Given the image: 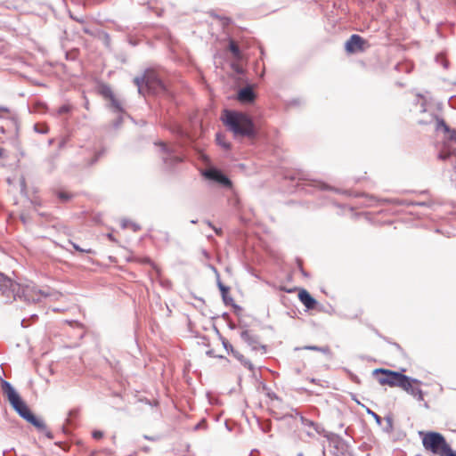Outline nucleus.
I'll return each instance as SVG.
<instances>
[{
  "label": "nucleus",
  "mask_w": 456,
  "mask_h": 456,
  "mask_svg": "<svg viewBox=\"0 0 456 456\" xmlns=\"http://www.w3.org/2000/svg\"><path fill=\"white\" fill-rule=\"evenodd\" d=\"M3 393L6 395L10 404L15 411L28 423L32 424L38 430H45V424L43 419L36 417L29 410L25 402L20 398L12 384L6 380L1 381Z\"/></svg>",
  "instance_id": "obj_1"
},
{
  "label": "nucleus",
  "mask_w": 456,
  "mask_h": 456,
  "mask_svg": "<svg viewBox=\"0 0 456 456\" xmlns=\"http://www.w3.org/2000/svg\"><path fill=\"white\" fill-rule=\"evenodd\" d=\"M223 121L235 137H254L255 125L252 119L242 112L225 110Z\"/></svg>",
  "instance_id": "obj_2"
},
{
  "label": "nucleus",
  "mask_w": 456,
  "mask_h": 456,
  "mask_svg": "<svg viewBox=\"0 0 456 456\" xmlns=\"http://www.w3.org/2000/svg\"><path fill=\"white\" fill-rule=\"evenodd\" d=\"M138 87L139 94H142L143 85L150 93L158 94L167 91L166 86L159 74L153 70H146L142 77H136L134 79Z\"/></svg>",
  "instance_id": "obj_3"
},
{
  "label": "nucleus",
  "mask_w": 456,
  "mask_h": 456,
  "mask_svg": "<svg viewBox=\"0 0 456 456\" xmlns=\"http://www.w3.org/2000/svg\"><path fill=\"white\" fill-rule=\"evenodd\" d=\"M373 374H381V376L378 377V381L380 385L398 387H405L408 385V376L397 371L376 369Z\"/></svg>",
  "instance_id": "obj_4"
},
{
  "label": "nucleus",
  "mask_w": 456,
  "mask_h": 456,
  "mask_svg": "<svg viewBox=\"0 0 456 456\" xmlns=\"http://www.w3.org/2000/svg\"><path fill=\"white\" fill-rule=\"evenodd\" d=\"M422 444L425 449L431 451L433 453L440 454L444 453L450 445L446 443L444 437L437 432H428L422 439Z\"/></svg>",
  "instance_id": "obj_5"
},
{
  "label": "nucleus",
  "mask_w": 456,
  "mask_h": 456,
  "mask_svg": "<svg viewBox=\"0 0 456 456\" xmlns=\"http://www.w3.org/2000/svg\"><path fill=\"white\" fill-rule=\"evenodd\" d=\"M60 296L57 292H51L49 290L39 289L35 286H26L22 289V297L24 301L28 303H37L40 302L43 297H54L57 298Z\"/></svg>",
  "instance_id": "obj_6"
},
{
  "label": "nucleus",
  "mask_w": 456,
  "mask_h": 456,
  "mask_svg": "<svg viewBox=\"0 0 456 456\" xmlns=\"http://www.w3.org/2000/svg\"><path fill=\"white\" fill-rule=\"evenodd\" d=\"M433 120H436V130H440V129H443V131L448 134V139L451 140V141H453L454 142H456V130L454 129H451L446 124L445 122L444 121V119H440L438 118L436 116H435L434 114H429L428 116V118H426V119H419V124H423V125H426V124H429L431 123Z\"/></svg>",
  "instance_id": "obj_7"
},
{
  "label": "nucleus",
  "mask_w": 456,
  "mask_h": 456,
  "mask_svg": "<svg viewBox=\"0 0 456 456\" xmlns=\"http://www.w3.org/2000/svg\"><path fill=\"white\" fill-rule=\"evenodd\" d=\"M159 144L161 146V151L163 152V161L167 167H173L174 165L182 161V159L175 154V146L167 145L162 142H160Z\"/></svg>",
  "instance_id": "obj_8"
},
{
  "label": "nucleus",
  "mask_w": 456,
  "mask_h": 456,
  "mask_svg": "<svg viewBox=\"0 0 456 456\" xmlns=\"http://www.w3.org/2000/svg\"><path fill=\"white\" fill-rule=\"evenodd\" d=\"M203 175L213 182H216L221 184L224 187L230 188L232 187L231 180L220 170L216 168H209L203 172Z\"/></svg>",
  "instance_id": "obj_9"
},
{
  "label": "nucleus",
  "mask_w": 456,
  "mask_h": 456,
  "mask_svg": "<svg viewBox=\"0 0 456 456\" xmlns=\"http://www.w3.org/2000/svg\"><path fill=\"white\" fill-rule=\"evenodd\" d=\"M365 40L359 35L354 34L346 42L345 48L348 53H355L363 50Z\"/></svg>",
  "instance_id": "obj_10"
},
{
  "label": "nucleus",
  "mask_w": 456,
  "mask_h": 456,
  "mask_svg": "<svg viewBox=\"0 0 456 456\" xmlns=\"http://www.w3.org/2000/svg\"><path fill=\"white\" fill-rule=\"evenodd\" d=\"M413 384H420V381L416 379H411L408 377V385L405 387H401L404 391H406L408 394L411 395L417 400L423 401V393L422 390L419 387H414Z\"/></svg>",
  "instance_id": "obj_11"
},
{
  "label": "nucleus",
  "mask_w": 456,
  "mask_h": 456,
  "mask_svg": "<svg viewBox=\"0 0 456 456\" xmlns=\"http://www.w3.org/2000/svg\"><path fill=\"white\" fill-rule=\"evenodd\" d=\"M240 338L243 341L248 343V346L252 347V349L256 350L258 347L264 348L265 346H261L258 340V338L252 334L249 330H243L240 333Z\"/></svg>",
  "instance_id": "obj_12"
},
{
  "label": "nucleus",
  "mask_w": 456,
  "mask_h": 456,
  "mask_svg": "<svg viewBox=\"0 0 456 456\" xmlns=\"http://www.w3.org/2000/svg\"><path fill=\"white\" fill-rule=\"evenodd\" d=\"M255 97L256 94L251 86L243 87L238 93V100L241 102H252Z\"/></svg>",
  "instance_id": "obj_13"
},
{
  "label": "nucleus",
  "mask_w": 456,
  "mask_h": 456,
  "mask_svg": "<svg viewBox=\"0 0 456 456\" xmlns=\"http://www.w3.org/2000/svg\"><path fill=\"white\" fill-rule=\"evenodd\" d=\"M298 298L307 309H314L317 304L316 300L305 289L299 291Z\"/></svg>",
  "instance_id": "obj_14"
},
{
  "label": "nucleus",
  "mask_w": 456,
  "mask_h": 456,
  "mask_svg": "<svg viewBox=\"0 0 456 456\" xmlns=\"http://www.w3.org/2000/svg\"><path fill=\"white\" fill-rule=\"evenodd\" d=\"M229 51L232 53V56L236 60L241 59V53L238 46V45L235 43L234 40L230 39L229 45H228Z\"/></svg>",
  "instance_id": "obj_15"
},
{
  "label": "nucleus",
  "mask_w": 456,
  "mask_h": 456,
  "mask_svg": "<svg viewBox=\"0 0 456 456\" xmlns=\"http://www.w3.org/2000/svg\"><path fill=\"white\" fill-rule=\"evenodd\" d=\"M299 349H300L299 347L296 348V350H299ZM301 349L318 351V352H322L323 354L330 353V348L328 346L322 347V346H305L302 347Z\"/></svg>",
  "instance_id": "obj_16"
},
{
  "label": "nucleus",
  "mask_w": 456,
  "mask_h": 456,
  "mask_svg": "<svg viewBox=\"0 0 456 456\" xmlns=\"http://www.w3.org/2000/svg\"><path fill=\"white\" fill-rule=\"evenodd\" d=\"M111 107L115 110L117 112H122L123 108L121 106V103L115 98V95L112 96V98H110Z\"/></svg>",
  "instance_id": "obj_17"
},
{
  "label": "nucleus",
  "mask_w": 456,
  "mask_h": 456,
  "mask_svg": "<svg viewBox=\"0 0 456 456\" xmlns=\"http://www.w3.org/2000/svg\"><path fill=\"white\" fill-rule=\"evenodd\" d=\"M101 93L104 97L108 99L112 98V96L114 95L111 88L108 86H103L102 87Z\"/></svg>",
  "instance_id": "obj_18"
},
{
  "label": "nucleus",
  "mask_w": 456,
  "mask_h": 456,
  "mask_svg": "<svg viewBox=\"0 0 456 456\" xmlns=\"http://www.w3.org/2000/svg\"><path fill=\"white\" fill-rule=\"evenodd\" d=\"M34 130L38 134H47L48 126L45 124H36L34 126Z\"/></svg>",
  "instance_id": "obj_19"
},
{
  "label": "nucleus",
  "mask_w": 456,
  "mask_h": 456,
  "mask_svg": "<svg viewBox=\"0 0 456 456\" xmlns=\"http://www.w3.org/2000/svg\"><path fill=\"white\" fill-rule=\"evenodd\" d=\"M123 228H132L133 231L136 232L140 229V226L131 221L124 220L122 222Z\"/></svg>",
  "instance_id": "obj_20"
},
{
  "label": "nucleus",
  "mask_w": 456,
  "mask_h": 456,
  "mask_svg": "<svg viewBox=\"0 0 456 456\" xmlns=\"http://www.w3.org/2000/svg\"><path fill=\"white\" fill-rule=\"evenodd\" d=\"M211 15L213 17L218 19L224 27L228 26L232 21L230 18L225 17V16H220V15L215 14L214 12H212Z\"/></svg>",
  "instance_id": "obj_21"
},
{
  "label": "nucleus",
  "mask_w": 456,
  "mask_h": 456,
  "mask_svg": "<svg viewBox=\"0 0 456 456\" xmlns=\"http://www.w3.org/2000/svg\"><path fill=\"white\" fill-rule=\"evenodd\" d=\"M310 186H314V187H318L322 190H328L330 189V187L328 185H326L325 183L320 182V181H316V180H310V183H309Z\"/></svg>",
  "instance_id": "obj_22"
},
{
  "label": "nucleus",
  "mask_w": 456,
  "mask_h": 456,
  "mask_svg": "<svg viewBox=\"0 0 456 456\" xmlns=\"http://www.w3.org/2000/svg\"><path fill=\"white\" fill-rule=\"evenodd\" d=\"M57 196L63 202H66L71 199V194L63 191H58Z\"/></svg>",
  "instance_id": "obj_23"
},
{
  "label": "nucleus",
  "mask_w": 456,
  "mask_h": 456,
  "mask_svg": "<svg viewBox=\"0 0 456 456\" xmlns=\"http://www.w3.org/2000/svg\"><path fill=\"white\" fill-rule=\"evenodd\" d=\"M436 60L438 63H441L444 69L448 68V61L445 60L444 53L437 54Z\"/></svg>",
  "instance_id": "obj_24"
},
{
  "label": "nucleus",
  "mask_w": 456,
  "mask_h": 456,
  "mask_svg": "<svg viewBox=\"0 0 456 456\" xmlns=\"http://www.w3.org/2000/svg\"><path fill=\"white\" fill-rule=\"evenodd\" d=\"M216 142L219 145H221L224 149H229L230 144L224 140V136L222 134H216Z\"/></svg>",
  "instance_id": "obj_25"
},
{
  "label": "nucleus",
  "mask_w": 456,
  "mask_h": 456,
  "mask_svg": "<svg viewBox=\"0 0 456 456\" xmlns=\"http://www.w3.org/2000/svg\"><path fill=\"white\" fill-rule=\"evenodd\" d=\"M218 288L222 293V297L224 302H226V294L228 293L229 288L224 286L222 282H218Z\"/></svg>",
  "instance_id": "obj_26"
},
{
  "label": "nucleus",
  "mask_w": 456,
  "mask_h": 456,
  "mask_svg": "<svg viewBox=\"0 0 456 456\" xmlns=\"http://www.w3.org/2000/svg\"><path fill=\"white\" fill-rule=\"evenodd\" d=\"M302 419V423L305 425V426H307V427H313L318 433L320 432L318 430V426L317 424H315L314 421L312 420H309L307 419H305V418H301Z\"/></svg>",
  "instance_id": "obj_27"
},
{
  "label": "nucleus",
  "mask_w": 456,
  "mask_h": 456,
  "mask_svg": "<svg viewBox=\"0 0 456 456\" xmlns=\"http://www.w3.org/2000/svg\"><path fill=\"white\" fill-rule=\"evenodd\" d=\"M171 131L180 136H183L184 135V132L183 130L182 129L181 126H179L178 125H175L173 128H171Z\"/></svg>",
  "instance_id": "obj_28"
},
{
  "label": "nucleus",
  "mask_w": 456,
  "mask_h": 456,
  "mask_svg": "<svg viewBox=\"0 0 456 456\" xmlns=\"http://www.w3.org/2000/svg\"><path fill=\"white\" fill-rule=\"evenodd\" d=\"M70 110V107L69 105H62L58 110V114L62 115L65 113H68Z\"/></svg>",
  "instance_id": "obj_29"
},
{
  "label": "nucleus",
  "mask_w": 456,
  "mask_h": 456,
  "mask_svg": "<svg viewBox=\"0 0 456 456\" xmlns=\"http://www.w3.org/2000/svg\"><path fill=\"white\" fill-rule=\"evenodd\" d=\"M73 248L77 250V251H79V252H85V253H92V249L91 248H88V249H85V248H80L77 244L76 243H73L71 242Z\"/></svg>",
  "instance_id": "obj_30"
},
{
  "label": "nucleus",
  "mask_w": 456,
  "mask_h": 456,
  "mask_svg": "<svg viewBox=\"0 0 456 456\" xmlns=\"http://www.w3.org/2000/svg\"><path fill=\"white\" fill-rule=\"evenodd\" d=\"M367 412L369 414H370L372 416V418L375 419V420L378 422V423H380L381 422V418L377 414L375 413L374 411H370V409L367 410Z\"/></svg>",
  "instance_id": "obj_31"
},
{
  "label": "nucleus",
  "mask_w": 456,
  "mask_h": 456,
  "mask_svg": "<svg viewBox=\"0 0 456 456\" xmlns=\"http://www.w3.org/2000/svg\"><path fill=\"white\" fill-rule=\"evenodd\" d=\"M103 436V433L100 430H94L93 432V437L94 439H101Z\"/></svg>",
  "instance_id": "obj_32"
},
{
  "label": "nucleus",
  "mask_w": 456,
  "mask_h": 456,
  "mask_svg": "<svg viewBox=\"0 0 456 456\" xmlns=\"http://www.w3.org/2000/svg\"><path fill=\"white\" fill-rule=\"evenodd\" d=\"M441 456H456V452L450 447L449 449H446L444 453H441Z\"/></svg>",
  "instance_id": "obj_33"
},
{
  "label": "nucleus",
  "mask_w": 456,
  "mask_h": 456,
  "mask_svg": "<svg viewBox=\"0 0 456 456\" xmlns=\"http://www.w3.org/2000/svg\"><path fill=\"white\" fill-rule=\"evenodd\" d=\"M451 155H452V153L450 151L447 152V153L442 151V152L439 153V159H443V160H445L448 158H450Z\"/></svg>",
  "instance_id": "obj_34"
},
{
  "label": "nucleus",
  "mask_w": 456,
  "mask_h": 456,
  "mask_svg": "<svg viewBox=\"0 0 456 456\" xmlns=\"http://www.w3.org/2000/svg\"><path fill=\"white\" fill-rule=\"evenodd\" d=\"M206 223L208 226L212 227L215 230L216 234H218V235L221 234V232H222L221 229H217V228L212 226V224L209 221H207Z\"/></svg>",
  "instance_id": "obj_35"
},
{
  "label": "nucleus",
  "mask_w": 456,
  "mask_h": 456,
  "mask_svg": "<svg viewBox=\"0 0 456 456\" xmlns=\"http://www.w3.org/2000/svg\"><path fill=\"white\" fill-rule=\"evenodd\" d=\"M45 432V436L49 438V439H52L53 436V434L51 431L47 430L46 428L44 430Z\"/></svg>",
  "instance_id": "obj_36"
},
{
  "label": "nucleus",
  "mask_w": 456,
  "mask_h": 456,
  "mask_svg": "<svg viewBox=\"0 0 456 456\" xmlns=\"http://www.w3.org/2000/svg\"><path fill=\"white\" fill-rule=\"evenodd\" d=\"M100 154H101V153H97V154H95L94 158L93 159V160L91 161V163H90V164H94V162H96V161H97V159H98V158L100 157Z\"/></svg>",
  "instance_id": "obj_37"
},
{
  "label": "nucleus",
  "mask_w": 456,
  "mask_h": 456,
  "mask_svg": "<svg viewBox=\"0 0 456 456\" xmlns=\"http://www.w3.org/2000/svg\"><path fill=\"white\" fill-rule=\"evenodd\" d=\"M244 365H245V366H247L249 370H252V369H253V366H252V364H251L249 362H246L244 363Z\"/></svg>",
  "instance_id": "obj_38"
},
{
  "label": "nucleus",
  "mask_w": 456,
  "mask_h": 456,
  "mask_svg": "<svg viewBox=\"0 0 456 456\" xmlns=\"http://www.w3.org/2000/svg\"><path fill=\"white\" fill-rule=\"evenodd\" d=\"M232 301H233V300H232V297H228L226 296V302H224L226 305H228L230 302H232Z\"/></svg>",
  "instance_id": "obj_39"
},
{
  "label": "nucleus",
  "mask_w": 456,
  "mask_h": 456,
  "mask_svg": "<svg viewBox=\"0 0 456 456\" xmlns=\"http://www.w3.org/2000/svg\"><path fill=\"white\" fill-rule=\"evenodd\" d=\"M0 111L8 112V109L5 108V107H1L0 106Z\"/></svg>",
  "instance_id": "obj_40"
},
{
  "label": "nucleus",
  "mask_w": 456,
  "mask_h": 456,
  "mask_svg": "<svg viewBox=\"0 0 456 456\" xmlns=\"http://www.w3.org/2000/svg\"><path fill=\"white\" fill-rule=\"evenodd\" d=\"M20 185H21V189L23 190L25 188V180L24 179H21Z\"/></svg>",
  "instance_id": "obj_41"
},
{
  "label": "nucleus",
  "mask_w": 456,
  "mask_h": 456,
  "mask_svg": "<svg viewBox=\"0 0 456 456\" xmlns=\"http://www.w3.org/2000/svg\"><path fill=\"white\" fill-rule=\"evenodd\" d=\"M25 322H26V320H25V319H23V320L21 321V326H23V327H27V325L25 324Z\"/></svg>",
  "instance_id": "obj_42"
},
{
  "label": "nucleus",
  "mask_w": 456,
  "mask_h": 456,
  "mask_svg": "<svg viewBox=\"0 0 456 456\" xmlns=\"http://www.w3.org/2000/svg\"><path fill=\"white\" fill-rule=\"evenodd\" d=\"M144 438L147 440H153V438H151V436H144Z\"/></svg>",
  "instance_id": "obj_43"
},
{
  "label": "nucleus",
  "mask_w": 456,
  "mask_h": 456,
  "mask_svg": "<svg viewBox=\"0 0 456 456\" xmlns=\"http://www.w3.org/2000/svg\"><path fill=\"white\" fill-rule=\"evenodd\" d=\"M3 153H4V150L2 148H0V158L3 156Z\"/></svg>",
  "instance_id": "obj_44"
},
{
  "label": "nucleus",
  "mask_w": 456,
  "mask_h": 456,
  "mask_svg": "<svg viewBox=\"0 0 456 456\" xmlns=\"http://www.w3.org/2000/svg\"><path fill=\"white\" fill-rule=\"evenodd\" d=\"M191 224H196V223H197V221H196V220H191Z\"/></svg>",
  "instance_id": "obj_45"
},
{
  "label": "nucleus",
  "mask_w": 456,
  "mask_h": 456,
  "mask_svg": "<svg viewBox=\"0 0 456 456\" xmlns=\"http://www.w3.org/2000/svg\"><path fill=\"white\" fill-rule=\"evenodd\" d=\"M37 316L36 314H33V315L31 316V318H32V319H35V318H37Z\"/></svg>",
  "instance_id": "obj_46"
},
{
  "label": "nucleus",
  "mask_w": 456,
  "mask_h": 456,
  "mask_svg": "<svg viewBox=\"0 0 456 456\" xmlns=\"http://www.w3.org/2000/svg\"><path fill=\"white\" fill-rule=\"evenodd\" d=\"M200 428V424H198V425L196 426V428Z\"/></svg>",
  "instance_id": "obj_47"
},
{
  "label": "nucleus",
  "mask_w": 456,
  "mask_h": 456,
  "mask_svg": "<svg viewBox=\"0 0 456 456\" xmlns=\"http://www.w3.org/2000/svg\"><path fill=\"white\" fill-rule=\"evenodd\" d=\"M250 456H254L253 452L250 454Z\"/></svg>",
  "instance_id": "obj_48"
}]
</instances>
